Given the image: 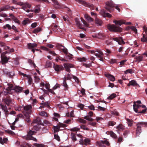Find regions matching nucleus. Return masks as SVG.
Here are the masks:
<instances>
[{
  "mask_svg": "<svg viewBox=\"0 0 147 147\" xmlns=\"http://www.w3.org/2000/svg\"><path fill=\"white\" fill-rule=\"evenodd\" d=\"M78 60L80 62L85 61L86 59L84 57H78L77 58Z\"/></svg>",
  "mask_w": 147,
  "mask_h": 147,
  "instance_id": "45",
  "label": "nucleus"
},
{
  "mask_svg": "<svg viewBox=\"0 0 147 147\" xmlns=\"http://www.w3.org/2000/svg\"><path fill=\"white\" fill-rule=\"evenodd\" d=\"M63 19L65 21V22L68 24H71L69 20V17L67 16H63L62 17Z\"/></svg>",
  "mask_w": 147,
  "mask_h": 147,
  "instance_id": "32",
  "label": "nucleus"
},
{
  "mask_svg": "<svg viewBox=\"0 0 147 147\" xmlns=\"http://www.w3.org/2000/svg\"><path fill=\"white\" fill-rule=\"evenodd\" d=\"M49 103L48 102H45L41 103L40 104L41 105H43L44 107H46L47 108H49L50 107L49 105Z\"/></svg>",
  "mask_w": 147,
  "mask_h": 147,
  "instance_id": "42",
  "label": "nucleus"
},
{
  "mask_svg": "<svg viewBox=\"0 0 147 147\" xmlns=\"http://www.w3.org/2000/svg\"><path fill=\"white\" fill-rule=\"evenodd\" d=\"M75 21L77 25L80 29H84V28L83 27V25L80 22L79 19L78 18H76L75 19Z\"/></svg>",
  "mask_w": 147,
  "mask_h": 147,
  "instance_id": "18",
  "label": "nucleus"
},
{
  "mask_svg": "<svg viewBox=\"0 0 147 147\" xmlns=\"http://www.w3.org/2000/svg\"><path fill=\"white\" fill-rule=\"evenodd\" d=\"M102 142L103 143V145H104L105 144L107 146H109L110 145L109 142L107 140H102Z\"/></svg>",
  "mask_w": 147,
  "mask_h": 147,
  "instance_id": "55",
  "label": "nucleus"
},
{
  "mask_svg": "<svg viewBox=\"0 0 147 147\" xmlns=\"http://www.w3.org/2000/svg\"><path fill=\"white\" fill-rule=\"evenodd\" d=\"M115 6V4L112 1H108L106 3L105 8L109 12H111L114 10V8Z\"/></svg>",
  "mask_w": 147,
  "mask_h": 147,
  "instance_id": "3",
  "label": "nucleus"
},
{
  "mask_svg": "<svg viewBox=\"0 0 147 147\" xmlns=\"http://www.w3.org/2000/svg\"><path fill=\"white\" fill-rule=\"evenodd\" d=\"M36 147H43L44 145L37 143H34L33 145Z\"/></svg>",
  "mask_w": 147,
  "mask_h": 147,
  "instance_id": "52",
  "label": "nucleus"
},
{
  "mask_svg": "<svg viewBox=\"0 0 147 147\" xmlns=\"http://www.w3.org/2000/svg\"><path fill=\"white\" fill-rule=\"evenodd\" d=\"M88 115L84 117V119L90 121H93V119L90 117L92 116L93 114V112L90 111L88 113Z\"/></svg>",
  "mask_w": 147,
  "mask_h": 147,
  "instance_id": "17",
  "label": "nucleus"
},
{
  "mask_svg": "<svg viewBox=\"0 0 147 147\" xmlns=\"http://www.w3.org/2000/svg\"><path fill=\"white\" fill-rule=\"evenodd\" d=\"M42 48H43V49H44L45 50H46L47 51H49V53L50 54H53L54 56H55L56 55V54L55 53L54 51H50L49 49L47 48L46 47H42Z\"/></svg>",
  "mask_w": 147,
  "mask_h": 147,
  "instance_id": "34",
  "label": "nucleus"
},
{
  "mask_svg": "<svg viewBox=\"0 0 147 147\" xmlns=\"http://www.w3.org/2000/svg\"><path fill=\"white\" fill-rule=\"evenodd\" d=\"M105 76L109 80L113 82L115 80V77L111 74H105Z\"/></svg>",
  "mask_w": 147,
  "mask_h": 147,
  "instance_id": "22",
  "label": "nucleus"
},
{
  "mask_svg": "<svg viewBox=\"0 0 147 147\" xmlns=\"http://www.w3.org/2000/svg\"><path fill=\"white\" fill-rule=\"evenodd\" d=\"M27 46L28 48L29 49H31L33 53H34L35 52V49L34 48L35 47H36L37 46V45L35 43H29L27 44Z\"/></svg>",
  "mask_w": 147,
  "mask_h": 147,
  "instance_id": "11",
  "label": "nucleus"
},
{
  "mask_svg": "<svg viewBox=\"0 0 147 147\" xmlns=\"http://www.w3.org/2000/svg\"><path fill=\"white\" fill-rule=\"evenodd\" d=\"M126 120L127 121L128 126H132L133 124L132 121L128 119H127Z\"/></svg>",
  "mask_w": 147,
  "mask_h": 147,
  "instance_id": "49",
  "label": "nucleus"
},
{
  "mask_svg": "<svg viewBox=\"0 0 147 147\" xmlns=\"http://www.w3.org/2000/svg\"><path fill=\"white\" fill-rule=\"evenodd\" d=\"M32 123H37L38 124L40 125L41 123V119L40 117H37L36 119L33 120Z\"/></svg>",
  "mask_w": 147,
  "mask_h": 147,
  "instance_id": "29",
  "label": "nucleus"
},
{
  "mask_svg": "<svg viewBox=\"0 0 147 147\" xmlns=\"http://www.w3.org/2000/svg\"><path fill=\"white\" fill-rule=\"evenodd\" d=\"M90 141V140L88 138H85L84 140L85 145H86L87 144H89Z\"/></svg>",
  "mask_w": 147,
  "mask_h": 147,
  "instance_id": "53",
  "label": "nucleus"
},
{
  "mask_svg": "<svg viewBox=\"0 0 147 147\" xmlns=\"http://www.w3.org/2000/svg\"><path fill=\"white\" fill-rule=\"evenodd\" d=\"M23 88L22 87L18 86H16L14 87V90L16 92L20 93L22 92Z\"/></svg>",
  "mask_w": 147,
  "mask_h": 147,
  "instance_id": "21",
  "label": "nucleus"
},
{
  "mask_svg": "<svg viewBox=\"0 0 147 147\" xmlns=\"http://www.w3.org/2000/svg\"><path fill=\"white\" fill-rule=\"evenodd\" d=\"M116 124V123L114 121H109L108 124L109 126H113Z\"/></svg>",
  "mask_w": 147,
  "mask_h": 147,
  "instance_id": "54",
  "label": "nucleus"
},
{
  "mask_svg": "<svg viewBox=\"0 0 147 147\" xmlns=\"http://www.w3.org/2000/svg\"><path fill=\"white\" fill-rule=\"evenodd\" d=\"M84 17L86 20L90 22L93 21V19L87 14H85Z\"/></svg>",
  "mask_w": 147,
  "mask_h": 147,
  "instance_id": "33",
  "label": "nucleus"
},
{
  "mask_svg": "<svg viewBox=\"0 0 147 147\" xmlns=\"http://www.w3.org/2000/svg\"><path fill=\"white\" fill-rule=\"evenodd\" d=\"M143 56L142 55V56H140L136 58V59L138 61H142L143 58Z\"/></svg>",
  "mask_w": 147,
  "mask_h": 147,
  "instance_id": "50",
  "label": "nucleus"
},
{
  "mask_svg": "<svg viewBox=\"0 0 147 147\" xmlns=\"http://www.w3.org/2000/svg\"><path fill=\"white\" fill-rule=\"evenodd\" d=\"M113 40L118 42L119 44L121 45V44H125V42L123 40L122 37H120L119 38H114Z\"/></svg>",
  "mask_w": 147,
  "mask_h": 147,
  "instance_id": "16",
  "label": "nucleus"
},
{
  "mask_svg": "<svg viewBox=\"0 0 147 147\" xmlns=\"http://www.w3.org/2000/svg\"><path fill=\"white\" fill-rule=\"evenodd\" d=\"M54 133L58 132L59 131V127H58L57 125L56 126H54Z\"/></svg>",
  "mask_w": 147,
  "mask_h": 147,
  "instance_id": "44",
  "label": "nucleus"
},
{
  "mask_svg": "<svg viewBox=\"0 0 147 147\" xmlns=\"http://www.w3.org/2000/svg\"><path fill=\"white\" fill-rule=\"evenodd\" d=\"M141 103V102L140 100H138L136 102H134L133 105L134 110L137 113L138 109H139L141 106L139 105Z\"/></svg>",
  "mask_w": 147,
  "mask_h": 147,
  "instance_id": "6",
  "label": "nucleus"
},
{
  "mask_svg": "<svg viewBox=\"0 0 147 147\" xmlns=\"http://www.w3.org/2000/svg\"><path fill=\"white\" fill-rule=\"evenodd\" d=\"M36 9L34 10V12L35 13H39L40 11V5H37L36 7Z\"/></svg>",
  "mask_w": 147,
  "mask_h": 147,
  "instance_id": "41",
  "label": "nucleus"
},
{
  "mask_svg": "<svg viewBox=\"0 0 147 147\" xmlns=\"http://www.w3.org/2000/svg\"><path fill=\"white\" fill-rule=\"evenodd\" d=\"M129 133V131L128 130L125 131H124V133H123V135L124 136L125 138L126 137L127 135Z\"/></svg>",
  "mask_w": 147,
  "mask_h": 147,
  "instance_id": "59",
  "label": "nucleus"
},
{
  "mask_svg": "<svg viewBox=\"0 0 147 147\" xmlns=\"http://www.w3.org/2000/svg\"><path fill=\"white\" fill-rule=\"evenodd\" d=\"M3 101L8 106L10 105L12 103V100L9 96H7L6 98H3Z\"/></svg>",
  "mask_w": 147,
  "mask_h": 147,
  "instance_id": "7",
  "label": "nucleus"
},
{
  "mask_svg": "<svg viewBox=\"0 0 147 147\" xmlns=\"http://www.w3.org/2000/svg\"><path fill=\"white\" fill-rule=\"evenodd\" d=\"M42 30V29L40 27H37L33 31V33H38L40 31H41Z\"/></svg>",
  "mask_w": 147,
  "mask_h": 147,
  "instance_id": "35",
  "label": "nucleus"
},
{
  "mask_svg": "<svg viewBox=\"0 0 147 147\" xmlns=\"http://www.w3.org/2000/svg\"><path fill=\"white\" fill-rule=\"evenodd\" d=\"M8 87L5 89L7 92V93L8 94H11V90H13L14 88V87L13 85L11 84H7Z\"/></svg>",
  "mask_w": 147,
  "mask_h": 147,
  "instance_id": "13",
  "label": "nucleus"
},
{
  "mask_svg": "<svg viewBox=\"0 0 147 147\" xmlns=\"http://www.w3.org/2000/svg\"><path fill=\"white\" fill-rule=\"evenodd\" d=\"M3 28L5 29L7 28H8L9 30H11V27L9 24H7L5 26H4Z\"/></svg>",
  "mask_w": 147,
  "mask_h": 147,
  "instance_id": "58",
  "label": "nucleus"
},
{
  "mask_svg": "<svg viewBox=\"0 0 147 147\" xmlns=\"http://www.w3.org/2000/svg\"><path fill=\"white\" fill-rule=\"evenodd\" d=\"M58 47H62L63 48H61V49L62 51L65 54L67 55L68 53V50L67 49L65 48V47L63 46L61 44H59L58 45Z\"/></svg>",
  "mask_w": 147,
  "mask_h": 147,
  "instance_id": "24",
  "label": "nucleus"
},
{
  "mask_svg": "<svg viewBox=\"0 0 147 147\" xmlns=\"http://www.w3.org/2000/svg\"><path fill=\"white\" fill-rule=\"evenodd\" d=\"M80 129L79 128L76 127H75L72 128L70 130L73 131H79Z\"/></svg>",
  "mask_w": 147,
  "mask_h": 147,
  "instance_id": "56",
  "label": "nucleus"
},
{
  "mask_svg": "<svg viewBox=\"0 0 147 147\" xmlns=\"http://www.w3.org/2000/svg\"><path fill=\"white\" fill-rule=\"evenodd\" d=\"M73 55L72 54H70V55H67L66 57V58L67 60L69 61V60H71L73 58Z\"/></svg>",
  "mask_w": 147,
  "mask_h": 147,
  "instance_id": "46",
  "label": "nucleus"
},
{
  "mask_svg": "<svg viewBox=\"0 0 147 147\" xmlns=\"http://www.w3.org/2000/svg\"><path fill=\"white\" fill-rule=\"evenodd\" d=\"M106 133L108 135H110L111 137L114 138H117L116 135L112 131H107Z\"/></svg>",
  "mask_w": 147,
  "mask_h": 147,
  "instance_id": "23",
  "label": "nucleus"
},
{
  "mask_svg": "<svg viewBox=\"0 0 147 147\" xmlns=\"http://www.w3.org/2000/svg\"><path fill=\"white\" fill-rule=\"evenodd\" d=\"M15 74L14 72H9L7 75L9 78H12L14 75Z\"/></svg>",
  "mask_w": 147,
  "mask_h": 147,
  "instance_id": "48",
  "label": "nucleus"
},
{
  "mask_svg": "<svg viewBox=\"0 0 147 147\" xmlns=\"http://www.w3.org/2000/svg\"><path fill=\"white\" fill-rule=\"evenodd\" d=\"M28 62L31 65H33L34 67H35L36 66L35 64L30 59H28Z\"/></svg>",
  "mask_w": 147,
  "mask_h": 147,
  "instance_id": "51",
  "label": "nucleus"
},
{
  "mask_svg": "<svg viewBox=\"0 0 147 147\" xmlns=\"http://www.w3.org/2000/svg\"><path fill=\"white\" fill-rule=\"evenodd\" d=\"M1 107L3 110L4 112L7 109V107L2 104L0 105Z\"/></svg>",
  "mask_w": 147,
  "mask_h": 147,
  "instance_id": "60",
  "label": "nucleus"
},
{
  "mask_svg": "<svg viewBox=\"0 0 147 147\" xmlns=\"http://www.w3.org/2000/svg\"><path fill=\"white\" fill-rule=\"evenodd\" d=\"M36 132L34 131H32L31 130H30L27 132V136H24V138L26 140H32L35 142H37V140L36 138L33 137L32 136L34 135Z\"/></svg>",
  "mask_w": 147,
  "mask_h": 147,
  "instance_id": "2",
  "label": "nucleus"
},
{
  "mask_svg": "<svg viewBox=\"0 0 147 147\" xmlns=\"http://www.w3.org/2000/svg\"><path fill=\"white\" fill-rule=\"evenodd\" d=\"M100 13L102 16L105 17H107L110 18L111 16V15L109 13H106V11L104 9H102L101 10Z\"/></svg>",
  "mask_w": 147,
  "mask_h": 147,
  "instance_id": "15",
  "label": "nucleus"
},
{
  "mask_svg": "<svg viewBox=\"0 0 147 147\" xmlns=\"http://www.w3.org/2000/svg\"><path fill=\"white\" fill-rule=\"evenodd\" d=\"M97 144L99 147L104 146V145H103V143H102V140H101L99 142H97Z\"/></svg>",
  "mask_w": 147,
  "mask_h": 147,
  "instance_id": "47",
  "label": "nucleus"
},
{
  "mask_svg": "<svg viewBox=\"0 0 147 147\" xmlns=\"http://www.w3.org/2000/svg\"><path fill=\"white\" fill-rule=\"evenodd\" d=\"M138 85V84L134 80H132L129 82L127 84V86H129L131 85L133 86H137Z\"/></svg>",
  "mask_w": 147,
  "mask_h": 147,
  "instance_id": "27",
  "label": "nucleus"
},
{
  "mask_svg": "<svg viewBox=\"0 0 147 147\" xmlns=\"http://www.w3.org/2000/svg\"><path fill=\"white\" fill-rule=\"evenodd\" d=\"M95 23L97 26H101L103 22L100 19L96 18L95 19Z\"/></svg>",
  "mask_w": 147,
  "mask_h": 147,
  "instance_id": "26",
  "label": "nucleus"
},
{
  "mask_svg": "<svg viewBox=\"0 0 147 147\" xmlns=\"http://www.w3.org/2000/svg\"><path fill=\"white\" fill-rule=\"evenodd\" d=\"M48 114L44 111H42L40 113L39 115L45 117H47L48 116Z\"/></svg>",
  "mask_w": 147,
  "mask_h": 147,
  "instance_id": "36",
  "label": "nucleus"
},
{
  "mask_svg": "<svg viewBox=\"0 0 147 147\" xmlns=\"http://www.w3.org/2000/svg\"><path fill=\"white\" fill-rule=\"evenodd\" d=\"M63 65L66 70L67 72L70 73L71 70L70 68L73 67L74 65L72 64L68 63H65Z\"/></svg>",
  "mask_w": 147,
  "mask_h": 147,
  "instance_id": "9",
  "label": "nucleus"
},
{
  "mask_svg": "<svg viewBox=\"0 0 147 147\" xmlns=\"http://www.w3.org/2000/svg\"><path fill=\"white\" fill-rule=\"evenodd\" d=\"M116 94L115 93L111 94L108 98V99H112L116 96Z\"/></svg>",
  "mask_w": 147,
  "mask_h": 147,
  "instance_id": "43",
  "label": "nucleus"
},
{
  "mask_svg": "<svg viewBox=\"0 0 147 147\" xmlns=\"http://www.w3.org/2000/svg\"><path fill=\"white\" fill-rule=\"evenodd\" d=\"M71 138L73 141H75L76 140V135L73 133H71L70 135Z\"/></svg>",
  "mask_w": 147,
  "mask_h": 147,
  "instance_id": "40",
  "label": "nucleus"
},
{
  "mask_svg": "<svg viewBox=\"0 0 147 147\" xmlns=\"http://www.w3.org/2000/svg\"><path fill=\"white\" fill-rule=\"evenodd\" d=\"M142 108L144 109H143L142 111H139L138 109V112L137 113H145L147 111V109L146 107V106L144 105H142Z\"/></svg>",
  "mask_w": 147,
  "mask_h": 147,
  "instance_id": "31",
  "label": "nucleus"
},
{
  "mask_svg": "<svg viewBox=\"0 0 147 147\" xmlns=\"http://www.w3.org/2000/svg\"><path fill=\"white\" fill-rule=\"evenodd\" d=\"M117 128L119 130H122L124 129V127L122 124H119L117 127Z\"/></svg>",
  "mask_w": 147,
  "mask_h": 147,
  "instance_id": "39",
  "label": "nucleus"
},
{
  "mask_svg": "<svg viewBox=\"0 0 147 147\" xmlns=\"http://www.w3.org/2000/svg\"><path fill=\"white\" fill-rule=\"evenodd\" d=\"M58 26L56 25H55L53 26H52V29L53 30V31H55V32H57V31L58 30Z\"/></svg>",
  "mask_w": 147,
  "mask_h": 147,
  "instance_id": "57",
  "label": "nucleus"
},
{
  "mask_svg": "<svg viewBox=\"0 0 147 147\" xmlns=\"http://www.w3.org/2000/svg\"><path fill=\"white\" fill-rule=\"evenodd\" d=\"M143 29L147 33V27L146 28L145 26H144ZM141 41L143 42H147V33L146 35L143 34V37L141 38Z\"/></svg>",
  "mask_w": 147,
  "mask_h": 147,
  "instance_id": "12",
  "label": "nucleus"
},
{
  "mask_svg": "<svg viewBox=\"0 0 147 147\" xmlns=\"http://www.w3.org/2000/svg\"><path fill=\"white\" fill-rule=\"evenodd\" d=\"M113 22L116 24L118 25L119 26H121L123 24H125L126 25H129L131 24V23L130 22H127L125 23L124 20H115L113 21Z\"/></svg>",
  "mask_w": 147,
  "mask_h": 147,
  "instance_id": "8",
  "label": "nucleus"
},
{
  "mask_svg": "<svg viewBox=\"0 0 147 147\" xmlns=\"http://www.w3.org/2000/svg\"><path fill=\"white\" fill-rule=\"evenodd\" d=\"M0 46L3 47L5 50L9 49L10 48L9 47L6 46V45L5 43L2 42H0Z\"/></svg>",
  "mask_w": 147,
  "mask_h": 147,
  "instance_id": "25",
  "label": "nucleus"
},
{
  "mask_svg": "<svg viewBox=\"0 0 147 147\" xmlns=\"http://www.w3.org/2000/svg\"><path fill=\"white\" fill-rule=\"evenodd\" d=\"M32 108V106L30 105H28L24 107V110L28 112V114H31V109Z\"/></svg>",
  "mask_w": 147,
  "mask_h": 147,
  "instance_id": "14",
  "label": "nucleus"
},
{
  "mask_svg": "<svg viewBox=\"0 0 147 147\" xmlns=\"http://www.w3.org/2000/svg\"><path fill=\"white\" fill-rule=\"evenodd\" d=\"M96 37L98 38H102L106 37L105 35L103 33L99 32L96 34Z\"/></svg>",
  "mask_w": 147,
  "mask_h": 147,
  "instance_id": "28",
  "label": "nucleus"
},
{
  "mask_svg": "<svg viewBox=\"0 0 147 147\" xmlns=\"http://www.w3.org/2000/svg\"><path fill=\"white\" fill-rule=\"evenodd\" d=\"M108 29L111 31L116 32H121L122 28L119 26H116L114 24H109L107 26Z\"/></svg>",
  "mask_w": 147,
  "mask_h": 147,
  "instance_id": "4",
  "label": "nucleus"
},
{
  "mask_svg": "<svg viewBox=\"0 0 147 147\" xmlns=\"http://www.w3.org/2000/svg\"><path fill=\"white\" fill-rule=\"evenodd\" d=\"M130 29L134 31L135 33H137V30L136 28L134 26H133L131 27Z\"/></svg>",
  "mask_w": 147,
  "mask_h": 147,
  "instance_id": "63",
  "label": "nucleus"
},
{
  "mask_svg": "<svg viewBox=\"0 0 147 147\" xmlns=\"http://www.w3.org/2000/svg\"><path fill=\"white\" fill-rule=\"evenodd\" d=\"M57 125L58 127H59V128L61 127H64L65 126V124L61 123L58 124Z\"/></svg>",
  "mask_w": 147,
  "mask_h": 147,
  "instance_id": "64",
  "label": "nucleus"
},
{
  "mask_svg": "<svg viewBox=\"0 0 147 147\" xmlns=\"http://www.w3.org/2000/svg\"><path fill=\"white\" fill-rule=\"evenodd\" d=\"M52 64L51 62L49 61H47L46 62L45 66L47 68L51 67Z\"/></svg>",
  "mask_w": 147,
  "mask_h": 147,
  "instance_id": "37",
  "label": "nucleus"
},
{
  "mask_svg": "<svg viewBox=\"0 0 147 147\" xmlns=\"http://www.w3.org/2000/svg\"><path fill=\"white\" fill-rule=\"evenodd\" d=\"M137 126L136 129V136H138L142 132V127H147V122H140L136 125Z\"/></svg>",
  "mask_w": 147,
  "mask_h": 147,
  "instance_id": "1",
  "label": "nucleus"
},
{
  "mask_svg": "<svg viewBox=\"0 0 147 147\" xmlns=\"http://www.w3.org/2000/svg\"><path fill=\"white\" fill-rule=\"evenodd\" d=\"M77 1L79 2L81 4L83 5H84L86 6L87 7H92V4H91L89 3H88L85 1L82 0H76Z\"/></svg>",
  "mask_w": 147,
  "mask_h": 147,
  "instance_id": "19",
  "label": "nucleus"
},
{
  "mask_svg": "<svg viewBox=\"0 0 147 147\" xmlns=\"http://www.w3.org/2000/svg\"><path fill=\"white\" fill-rule=\"evenodd\" d=\"M11 7L8 5H6L5 6H4L0 9V12H1L3 11H7L10 9Z\"/></svg>",
  "mask_w": 147,
  "mask_h": 147,
  "instance_id": "30",
  "label": "nucleus"
},
{
  "mask_svg": "<svg viewBox=\"0 0 147 147\" xmlns=\"http://www.w3.org/2000/svg\"><path fill=\"white\" fill-rule=\"evenodd\" d=\"M29 21V19H26V20H24L22 22V24L24 25H26L27 24Z\"/></svg>",
  "mask_w": 147,
  "mask_h": 147,
  "instance_id": "61",
  "label": "nucleus"
},
{
  "mask_svg": "<svg viewBox=\"0 0 147 147\" xmlns=\"http://www.w3.org/2000/svg\"><path fill=\"white\" fill-rule=\"evenodd\" d=\"M40 125L39 124H37L36 125H34L33 127L34 129L37 131H39L40 129Z\"/></svg>",
  "mask_w": 147,
  "mask_h": 147,
  "instance_id": "38",
  "label": "nucleus"
},
{
  "mask_svg": "<svg viewBox=\"0 0 147 147\" xmlns=\"http://www.w3.org/2000/svg\"><path fill=\"white\" fill-rule=\"evenodd\" d=\"M54 68L55 71L57 72H59L60 70H63V67L62 66L58 65H55L54 66Z\"/></svg>",
  "mask_w": 147,
  "mask_h": 147,
  "instance_id": "20",
  "label": "nucleus"
},
{
  "mask_svg": "<svg viewBox=\"0 0 147 147\" xmlns=\"http://www.w3.org/2000/svg\"><path fill=\"white\" fill-rule=\"evenodd\" d=\"M74 76L71 74H68L67 75L66 77H65L63 78V86L66 90H67L68 88V87L66 83V80H71L72 78H73Z\"/></svg>",
  "mask_w": 147,
  "mask_h": 147,
  "instance_id": "5",
  "label": "nucleus"
},
{
  "mask_svg": "<svg viewBox=\"0 0 147 147\" xmlns=\"http://www.w3.org/2000/svg\"><path fill=\"white\" fill-rule=\"evenodd\" d=\"M1 62L2 64L5 65L8 63V60L10 59V57L1 56Z\"/></svg>",
  "mask_w": 147,
  "mask_h": 147,
  "instance_id": "10",
  "label": "nucleus"
},
{
  "mask_svg": "<svg viewBox=\"0 0 147 147\" xmlns=\"http://www.w3.org/2000/svg\"><path fill=\"white\" fill-rule=\"evenodd\" d=\"M5 131L6 133H7L9 134H11L12 135H13L15 134L13 132L10 130H6Z\"/></svg>",
  "mask_w": 147,
  "mask_h": 147,
  "instance_id": "62",
  "label": "nucleus"
}]
</instances>
